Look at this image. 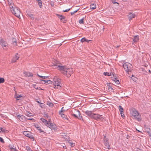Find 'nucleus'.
I'll use <instances>...</instances> for the list:
<instances>
[{
    "label": "nucleus",
    "instance_id": "obj_62",
    "mask_svg": "<svg viewBox=\"0 0 151 151\" xmlns=\"http://www.w3.org/2000/svg\"><path fill=\"white\" fill-rule=\"evenodd\" d=\"M149 71L150 73H151V71L150 70H149Z\"/></svg>",
    "mask_w": 151,
    "mask_h": 151
},
{
    "label": "nucleus",
    "instance_id": "obj_38",
    "mask_svg": "<svg viewBox=\"0 0 151 151\" xmlns=\"http://www.w3.org/2000/svg\"><path fill=\"white\" fill-rule=\"evenodd\" d=\"M38 5L40 8H41L42 6V1L38 2Z\"/></svg>",
    "mask_w": 151,
    "mask_h": 151
},
{
    "label": "nucleus",
    "instance_id": "obj_44",
    "mask_svg": "<svg viewBox=\"0 0 151 151\" xmlns=\"http://www.w3.org/2000/svg\"><path fill=\"white\" fill-rule=\"evenodd\" d=\"M111 1L112 3H113V4L116 3L117 4H119L118 3L115 2V0H111Z\"/></svg>",
    "mask_w": 151,
    "mask_h": 151
},
{
    "label": "nucleus",
    "instance_id": "obj_27",
    "mask_svg": "<svg viewBox=\"0 0 151 151\" xmlns=\"http://www.w3.org/2000/svg\"><path fill=\"white\" fill-rule=\"evenodd\" d=\"M104 74L105 76H110L111 75V73H108L107 72H104Z\"/></svg>",
    "mask_w": 151,
    "mask_h": 151
},
{
    "label": "nucleus",
    "instance_id": "obj_30",
    "mask_svg": "<svg viewBox=\"0 0 151 151\" xmlns=\"http://www.w3.org/2000/svg\"><path fill=\"white\" fill-rule=\"evenodd\" d=\"M61 21L62 22L64 23H66L67 22L66 18L65 17H64V18L62 19Z\"/></svg>",
    "mask_w": 151,
    "mask_h": 151
},
{
    "label": "nucleus",
    "instance_id": "obj_18",
    "mask_svg": "<svg viewBox=\"0 0 151 151\" xmlns=\"http://www.w3.org/2000/svg\"><path fill=\"white\" fill-rule=\"evenodd\" d=\"M90 8L92 9H94L96 8V5L94 4L92 2L91 3L90 5Z\"/></svg>",
    "mask_w": 151,
    "mask_h": 151
},
{
    "label": "nucleus",
    "instance_id": "obj_50",
    "mask_svg": "<svg viewBox=\"0 0 151 151\" xmlns=\"http://www.w3.org/2000/svg\"><path fill=\"white\" fill-rule=\"evenodd\" d=\"M147 132L149 135V136H151V131L148 132Z\"/></svg>",
    "mask_w": 151,
    "mask_h": 151
},
{
    "label": "nucleus",
    "instance_id": "obj_21",
    "mask_svg": "<svg viewBox=\"0 0 151 151\" xmlns=\"http://www.w3.org/2000/svg\"><path fill=\"white\" fill-rule=\"evenodd\" d=\"M22 97V96L21 95H17V94L16 93L15 95V98L17 100H19V98L21 97Z\"/></svg>",
    "mask_w": 151,
    "mask_h": 151
},
{
    "label": "nucleus",
    "instance_id": "obj_31",
    "mask_svg": "<svg viewBox=\"0 0 151 151\" xmlns=\"http://www.w3.org/2000/svg\"><path fill=\"white\" fill-rule=\"evenodd\" d=\"M6 130L4 128H1L0 129V132H5Z\"/></svg>",
    "mask_w": 151,
    "mask_h": 151
},
{
    "label": "nucleus",
    "instance_id": "obj_54",
    "mask_svg": "<svg viewBox=\"0 0 151 151\" xmlns=\"http://www.w3.org/2000/svg\"><path fill=\"white\" fill-rule=\"evenodd\" d=\"M109 89L110 91L113 90L112 88L111 87H109Z\"/></svg>",
    "mask_w": 151,
    "mask_h": 151
},
{
    "label": "nucleus",
    "instance_id": "obj_64",
    "mask_svg": "<svg viewBox=\"0 0 151 151\" xmlns=\"http://www.w3.org/2000/svg\"><path fill=\"white\" fill-rule=\"evenodd\" d=\"M40 107H41L42 108V106H41V105H40Z\"/></svg>",
    "mask_w": 151,
    "mask_h": 151
},
{
    "label": "nucleus",
    "instance_id": "obj_63",
    "mask_svg": "<svg viewBox=\"0 0 151 151\" xmlns=\"http://www.w3.org/2000/svg\"><path fill=\"white\" fill-rule=\"evenodd\" d=\"M28 150H29V149H30V148H29L28 147Z\"/></svg>",
    "mask_w": 151,
    "mask_h": 151
},
{
    "label": "nucleus",
    "instance_id": "obj_14",
    "mask_svg": "<svg viewBox=\"0 0 151 151\" xmlns=\"http://www.w3.org/2000/svg\"><path fill=\"white\" fill-rule=\"evenodd\" d=\"M24 74L26 77H31L33 76L32 74L29 72H24Z\"/></svg>",
    "mask_w": 151,
    "mask_h": 151
},
{
    "label": "nucleus",
    "instance_id": "obj_56",
    "mask_svg": "<svg viewBox=\"0 0 151 151\" xmlns=\"http://www.w3.org/2000/svg\"><path fill=\"white\" fill-rule=\"evenodd\" d=\"M70 13H71V15H73L75 14L74 13V12H71Z\"/></svg>",
    "mask_w": 151,
    "mask_h": 151
},
{
    "label": "nucleus",
    "instance_id": "obj_42",
    "mask_svg": "<svg viewBox=\"0 0 151 151\" xmlns=\"http://www.w3.org/2000/svg\"><path fill=\"white\" fill-rule=\"evenodd\" d=\"M86 39V38H85L84 37V38H82L81 39V42H83L85 41Z\"/></svg>",
    "mask_w": 151,
    "mask_h": 151
},
{
    "label": "nucleus",
    "instance_id": "obj_43",
    "mask_svg": "<svg viewBox=\"0 0 151 151\" xmlns=\"http://www.w3.org/2000/svg\"><path fill=\"white\" fill-rule=\"evenodd\" d=\"M70 9H67L66 10H63V12H68V11H69L70 10Z\"/></svg>",
    "mask_w": 151,
    "mask_h": 151
},
{
    "label": "nucleus",
    "instance_id": "obj_10",
    "mask_svg": "<svg viewBox=\"0 0 151 151\" xmlns=\"http://www.w3.org/2000/svg\"><path fill=\"white\" fill-rule=\"evenodd\" d=\"M63 107L61 109V110L59 112V114L60 115H61V117L64 120H68V119L67 117V116L66 115L63 114L62 113V112H63Z\"/></svg>",
    "mask_w": 151,
    "mask_h": 151
},
{
    "label": "nucleus",
    "instance_id": "obj_46",
    "mask_svg": "<svg viewBox=\"0 0 151 151\" xmlns=\"http://www.w3.org/2000/svg\"><path fill=\"white\" fill-rule=\"evenodd\" d=\"M41 81H44L45 83H47L48 82V80H41Z\"/></svg>",
    "mask_w": 151,
    "mask_h": 151
},
{
    "label": "nucleus",
    "instance_id": "obj_4",
    "mask_svg": "<svg viewBox=\"0 0 151 151\" xmlns=\"http://www.w3.org/2000/svg\"><path fill=\"white\" fill-rule=\"evenodd\" d=\"M123 67L126 72H131L132 70V66L131 64L128 63H125L123 65Z\"/></svg>",
    "mask_w": 151,
    "mask_h": 151
},
{
    "label": "nucleus",
    "instance_id": "obj_15",
    "mask_svg": "<svg viewBox=\"0 0 151 151\" xmlns=\"http://www.w3.org/2000/svg\"><path fill=\"white\" fill-rule=\"evenodd\" d=\"M135 17V14L132 13H130L128 16V17L129 21L132 19L133 18H134Z\"/></svg>",
    "mask_w": 151,
    "mask_h": 151
},
{
    "label": "nucleus",
    "instance_id": "obj_32",
    "mask_svg": "<svg viewBox=\"0 0 151 151\" xmlns=\"http://www.w3.org/2000/svg\"><path fill=\"white\" fill-rule=\"evenodd\" d=\"M10 149L11 151H16L17 150L15 147H11Z\"/></svg>",
    "mask_w": 151,
    "mask_h": 151
},
{
    "label": "nucleus",
    "instance_id": "obj_13",
    "mask_svg": "<svg viewBox=\"0 0 151 151\" xmlns=\"http://www.w3.org/2000/svg\"><path fill=\"white\" fill-rule=\"evenodd\" d=\"M84 113L86 114L90 117L91 118H92V116L94 114V113L92 112V111H86Z\"/></svg>",
    "mask_w": 151,
    "mask_h": 151
},
{
    "label": "nucleus",
    "instance_id": "obj_7",
    "mask_svg": "<svg viewBox=\"0 0 151 151\" xmlns=\"http://www.w3.org/2000/svg\"><path fill=\"white\" fill-rule=\"evenodd\" d=\"M71 115L76 118H78V115L80 114V111L78 110H75L74 111L71 112Z\"/></svg>",
    "mask_w": 151,
    "mask_h": 151
},
{
    "label": "nucleus",
    "instance_id": "obj_24",
    "mask_svg": "<svg viewBox=\"0 0 151 151\" xmlns=\"http://www.w3.org/2000/svg\"><path fill=\"white\" fill-rule=\"evenodd\" d=\"M57 16L60 19L61 21V20L64 18V16H62V15H60L59 14H57Z\"/></svg>",
    "mask_w": 151,
    "mask_h": 151
},
{
    "label": "nucleus",
    "instance_id": "obj_55",
    "mask_svg": "<svg viewBox=\"0 0 151 151\" xmlns=\"http://www.w3.org/2000/svg\"><path fill=\"white\" fill-rule=\"evenodd\" d=\"M70 144H71V147H73V143H72V142H70Z\"/></svg>",
    "mask_w": 151,
    "mask_h": 151
},
{
    "label": "nucleus",
    "instance_id": "obj_49",
    "mask_svg": "<svg viewBox=\"0 0 151 151\" xmlns=\"http://www.w3.org/2000/svg\"><path fill=\"white\" fill-rule=\"evenodd\" d=\"M25 119H26L27 120H32V119H33L32 118H26Z\"/></svg>",
    "mask_w": 151,
    "mask_h": 151
},
{
    "label": "nucleus",
    "instance_id": "obj_58",
    "mask_svg": "<svg viewBox=\"0 0 151 151\" xmlns=\"http://www.w3.org/2000/svg\"><path fill=\"white\" fill-rule=\"evenodd\" d=\"M38 2H40L41 1H41V0H36Z\"/></svg>",
    "mask_w": 151,
    "mask_h": 151
},
{
    "label": "nucleus",
    "instance_id": "obj_48",
    "mask_svg": "<svg viewBox=\"0 0 151 151\" xmlns=\"http://www.w3.org/2000/svg\"><path fill=\"white\" fill-rule=\"evenodd\" d=\"M117 79L115 78H113L112 79V80L114 81L115 82H116V81L117 80Z\"/></svg>",
    "mask_w": 151,
    "mask_h": 151
},
{
    "label": "nucleus",
    "instance_id": "obj_6",
    "mask_svg": "<svg viewBox=\"0 0 151 151\" xmlns=\"http://www.w3.org/2000/svg\"><path fill=\"white\" fill-rule=\"evenodd\" d=\"M104 143L105 145L104 147L106 149L110 150L111 149L110 145L109 142V140L108 138H106L105 136H104Z\"/></svg>",
    "mask_w": 151,
    "mask_h": 151
},
{
    "label": "nucleus",
    "instance_id": "obj_36",
    "mask_svg": "<svg viewBox=\"0 0 151 151\" xmlns=\"http://www.w3.org/2000/svg\"><path fill=\"white\" fill-rule=\"evenodd\" d=\"M38 76L42 78V79H45L48 78V76H40L38 75Z\"/></svg>",
    "mask_w": 151,
    "mask_h": 151
},
{
    "label": "nucleus",
    "instance_id": "obj_3",
    "mask_svg": "<svg viewBox=\"0 0 151 151\" xmlns=\"http://www.w3.org/2000/svg\"><path fill=\"white\" fill-rule=\"evenodd\" d=\"M132 114L134 119H136L138 121H141L140 115L139 114L138 111L136 110L135 109L132 110Z\"/></svg>",
    "mask_w": 151,
    "mask_h": 151
},
{
    "label": "nucleus",
    "instance_id": "obj_2",
    "mask_svg": "<svg viewBox=\"0 0 151 151\" xmlns=\"http://www.w3.org/2000/svg\"><path fill=\"white\" fill-rule=\"evenodd\" d=\"M53 83L54 88L60 89L61 88L62 84L61 80L59 78L55 76L53 78Z\"/></svg>",
    "mask_w": 151,
    "mask_h": 151
},
{
    "label": "nucleus",
    "instance_id": "obj_20",
    "mask_svg": "<svg viewBox=\"0 0 151 151\" xmlns=\"http://www.w3.org/2000/svg\"><path fill=\"white\" fill-rule=\"evenodd\" d=\"M33 87L37 90H42V89L40 87H38L35 84H33Z\"/></svg>",
    "mask_w": 151,
    "mask_h": 151
},
{
    "label": "nucleus",
    "instance_id": "obj_8",
    "mask_svg": "<svg viewBox=\"0 0 151 151\" xmlns=\"http://www.w3.org/2000/svg\"><path fill=\"white\" fill-rule=\"evenodd\" d=\"M23 134L26 136L27 137L30 139H33L34 140V138L33 135H32V133L29 132L27 131H24L23 132Z\"/></svg>",
    "mask_w": 151,
    "mask_h": 151
},
{
    "label": "nucleus",
    "instance_id": "obj_19",
    "mask_svg": "<svg viewBox=\"0 0 151 151\" xmlns=\"http://www.w3.org/2000/svg\"><path fill=\"white\" fill-rule=\"evenodd\" d=\"M9 5L11 11V9H14V4L12 3V2H11L10 3H9Z\"/></svg>",
    "mask_w": 151,
    "mask_h": 151
},
{
    "label": "nucleus",
    "instance_id": "obj_9",
    "mask_svg": "<svg viewBox=\"0 0 151 151\" xmlns=\"http://www.w3.org/2000/svg\"><path fill=\"white\" fill-rule=\"evenodd\" d=\"M102 115L94 113L92 116V118L96 120L101 119L102 118Z\"/></svg>",
    "mask_w": 151,
    "mask_h": 151
},
{
    "label": "nucleus",
    "instance_id": "obj_59",
    "mask_svg": "<svg viewBox=\"0 0 151 151\" xmlns=\"http://www.w3.org/2000/svg\"><path fill=\"white\" fill-rule=\"evenodd\" d=\"M78 10H76V11H74V12H74V13H76V12H77Z\"/></svg>",
    "mask_w": 151,
    "mask_h": 151
},
{
    "label": "nucleus",
    "instance_id": "obj_11",
    "mask_svg": "<svg viewBox=\"0 0 151 151\" xmlns=\"http://www.w3.org/2000/svg\"><path fill=\"white\" fill-rule=\"evenodd\" d=\"M0 44L4 49H5L4 47H6L7 45V43L5 42L4 40L2 39H1L0 40Z\"/></svg>",
    "mask_w": 151,
    "mask_h": 151
},
{
    "label": "nucleus",
    "instance_id": "obj_22",
    "mask_svg": "<svg viewBox=\"0 0 151 151\" xmlns=\"http://www.w3.org/2000/svg\"><path fill=\"white\" fill-rule=\"evenodd\" d=\"M49 127L52 130H55V126L53 125L52 124V123H50V126H49Z\"/></svg>",
    "mask_w": 151,
    "mask_h": 151
},
{
    "label": "nucleus",
    "instance_id": "obj_23",
    "mask_svg": "<svg viewBox=\"0 0 151 151\" xmlns=\"http://www.w3.org/2000/svg\"><path fill=\"white\" fill-rule=\"evenodd\" d=\"M25 114L26 116H27L30 117L31 116H32V114L29 113V112H26V113H25Z\"/></svg>",
    "mask_w": 151,
    "mask_h": 151
},
{
    "label": "nucleus",
    "instance_id": "obj_12",
    "mask_svg": "<svg viewBox=\"0 0 151 151\" xmlns=\"http://www.w3.org/2000/svg\"><path fill=\"white\" fill-rule=\"evenodd\" d=\"M19 56L18 53L16 54L13 57L12 60V63H15L16 62L17 60H18L19 58Z\"/></svg>",
    "mask_w": 151,
    "mask_h": 151
},
{
    "label": "nucleus",
    "instance_id": "obj_1",
    "mask_svg": "<svg viewBox=\"0 0 151 151\" xmlns=\"http://www.w3.org/2000/svg\"><path fill=\"white\" fill-rule=\"evenodd\" d=\"M52 65L58 67L59 70H61L63 73L67 77H69L73 73L72 68H68L65 66H61L60 64L58 63L56 61H54V63H52Z\"/></svg>",
    "mask_w": 151,
    "mask_h": 151
},
{
    "label": "nucleus",
    "instance_id": "obj_40",
    "mask_svg": "<svg viewBox=\"0 0 151 151\" xmlns=\"http://www.w3.org/2000/svg\"><path fill=\"white\" fill-rule=\"evenodd\" d=\"M0 141L2 143H4V140L1 137H0Z\"/></svg>",
    "mask_w": 151,
    "mask_h": 151
},
{
    "label": "nucleus",
    "instance_id": "obj_28",
    "mask_svg": "<svg viewBox=\"0 0 151 151\" xmlns=\"http://www.w3.org/2000/svg\"><path fill=\"white\" fill-rule=\"evenodd\" d=\"M119 110L120 113H122L123 112V109L121 106H119Z\"/></svg>",
    "mask_w": 151,
    "mask_h": 151
},
{
    "label": "nucleus",
    "instance_id": "obj_33",
    "mask_svg": "<svg viewBox=\"0 0 151 151\" xmlns=\"http://www.w3.org/2000/svg\"><path fill=\"white\" fill-rule=\"evenodd\" d=\"M83 20H84V18H82V19L79 20V23L80 24H83V23H84Z\"/></svg>",
    "mask_w": 151,
    "mask_h": 151
},
{
    "label": "nucleus",
    "instance_id": "obj_34",
    "mask_svg": "<svg viewBox=\"0 0 151 151\" xmlns=\"http://www.w3.org/2000/svg\"><path fill=\"white\" fill-rule=\"evenodd\" d=\"M47 104L49 106L51 107H52L54 105V104L52 103H47Z\"/></svg>",
    "mask_w": 151,
    "mask_h": 151
},
{
    "label": "nucleus",
    "instance_id": "obj_29",
    "mask_svg": "<svg viewBox=\"0 0 151 151\" xmlns=\"http://www.w3.org/2000/svg\"><path fill=\"white\" fill-rule=\"evenodd\" d=\"M77 118L80 120H83L82 117L81 116V114H80L78 115V118Z\"/></svg>",
    "mask_w": 151,
    "mask_h": 151
},
{
    "label": "nucleus",
    "instance_id": "obj_41",
    "mask_svg": "<svg viewBox=\"0 0 151 151\" xmlns=\"http://www.w3.org/2000/svg\"><path fill=\"white\" fill-rule=\"evenodd\" d=\"M50 123L49 122H47V124H46V125L48 127H49V126H50Z\"/></svg>",
    "mask_w": 151,
    "mask_h": 151
},
{
    "label": "nucleus",
    "instance_id": "obj_35",
    "mask_svg": "<svg viewBox=\"0 0 151 151\" xmlns=\"http://www.w3.org/2000/svg\"><path fill=\"white\" fill-rule=\"evenodd\" d=\"M4 82V80L3 78H0V83H3Z\"/></svg>",
    "mask_w": 151,
    "mask_h": 151
},
{
    "label": "nucleus",
    "instance_id": "obj_47",
    "mask_svg": "<svg viewBox=\"0 0 151 151\" xmlns=\"http://www.w3.org/2000/svg\"><path fill=\"white\" fill-rule=\"evenodd\" d=\"M52 83H53V81H51L48 80L47 83H48V84H50Z\"/></svg>",
    "mask_w": 151,
    "mask_h": 151
},
{
    "label": "nucleus",
    "instance_id": "obj_26",
    "mask_svg": "<svg viewBox=\"0 0 151 151\" xmlns=\"http://www.w3.org/2000/svg\"><path fill=\"white\" fill-rule=\"evenodd\" d=\"M12 42L13 43V44L15 45V46H17V41L16 39L15 38H13L12 39Z\"/></svg>",
    "mask_w": 151,
    "mask_h": 151
},
{
    "label": "nucleus",
    "instance_id": "obj_61",
    "mask_svg": "<svg viewBox=\"0 0 151 151\" xmlns=\"http://www.w3.org/2000/svg\"><path fill=\"white\" fill-rule=\"evenodd\" d=\"M64 148H66V146H63V147Z\"/></svg>",
    "mask_w": 151,
    "mask_h": 151
},
{
    "label": "nucleus",
    "instance_id": "obj_37",
    "mask_svg": "<svg viewBox=\"0 0 151 151\" xmlns=\"http://www.w3.org/2000/svg\"><path fill=\"white\" fill-rule=\"evenodd\" d=\"M29 16L32 19H34L35 18L34 15L32 14H29Z\"/></svg>",
    "mask_w": 151,
    "mask_h": 151
},
{
    "label": "nucleus",
    "instance_id": "obj_17",
    "mask_svg": "<svg viewBox=\"0 0 151 151\" xmlns=\"http://www.w3.org/2000/svg\"><path fill=\"white\" fill-rule=\"evenodd\" d=\"M139 40L138 36L136 35L134 36L133 38V41L134 42H136Z\"/></svg>",
    "mask_w": 151,
    "mask_h": 151
},
{
    "label": "nucleus",
    "instance_id": "obj_39",
    "mask_svg": "<svg viewBox=\"0 0 151 151\" xmlns=\"http://www.w3.org/2000/svg\"><path fill=\"white\" fill-rule=\"evenodd\" d=\"M37 130L40 131V132H44V131H42L41 130V128L40 127H37Z\"/></svg>",
    "mask_w": 151,
    "mask_h": 151
},
{
    "label": "nucleus",
    "instance_id": "obj_60",
    "mask_svg": "<svg viewBox=\"0 0 151 151\" xmlns=\"http://www.w3.org/2000/svg\"><path fill=\"white\" fill-rule=\"evenodd\" d=\"M12 145H9V147L10 148L11 147H12Z\"/></svg>",
    "mask_w": 151,
    "mask_h": 151
},
{
    "label": "nucleus",
    "instance_id": "obj_5",
    "mask_svg": "<svg viewBox=\"0 0 151 151\" xmlns=\"http://www.w3.org/2000/svg\"><path fill=\"white\" fill-rule=\"evenodd\" d=\"M11 12L16 17L19 18L21 12L19 8L15 7L13 9H11Z\"/></svg>",
    "mask_w": 151,
    "mask_h": 151
},
{
    "label": "nucleus",
    "instance_id": "obj_51",
    "mask_svg": "<svg viewBox=\"0 0 151 151\" xmlns=\"http://www.w3.org/2000/svg\"><path fill=\"white\" fill-rule=\"evenodd\" d=\"M120 113L122 117H123V116H124V114L122 113Z\"/></svg>",
    "mask_w": 151,
    "mask_h": 151
},
{
    "label": "nucleus",
    "instance_id": "obj_53",
    "mask_svg": "<svg viewBox=\"0 0 151 151\" xmlns=\"http://www.w3.org/2000/svg\"><path fill=\"white\" fill-rule=\"evenodd\" d=\"M89 41H91V40H88L86 39L85 42H89Z\"/></svg>",
    "mask_w": 151,
    "mask_h": 151
},
{
    "label": "nucleus",
    "instance_id": "obj_45",
    "mask_svg": "<svg viewBox=\"0 0 151 151\" xmlns=\"http://www.w3.org/2000/svg\"><path fill=\"white\" fill-rule=\"evenodd\" d=\"M115 82L117 84H119L120 83V82L118 80H116Z\"/></svg>",
    "mask_w": 151,
    "mask_h": 151
},
{
    "label": "nucleus",
    "instance_id": "obj_52",
    "mask_svg": "<svg viewBox=\"0 0 151 151\" xmlns=\"http://www.w3.org/2000/svg\"><path fill=\"white\" fill-rule=\"evenodd\" d=\"M8 2L9 3H9H10L11 2H12V0H8Z\"/></svg>",
    "mask_w": 151,
    "mask_h": 151
},
{
    "label": "nucleus",
    "instance_id": "obj_25",
    "mask_svg": "<svg viewBox=\"0 0 151 151\" xmlns=\"http://www.w3.org/2000/svg\"><path fill=\"white\" fill-rule=\"evenodd\" d=\"M40 120L45 125L47 123V121L45 119L43 118H41L40 119Z\"/></svg>",
    "mask_w": 151,
    "mask_h": 151
},
{
    "label": "nucleus",
    "instance_id": "obj_16",
    "mask_svg": "<svg viewBox=\"0 0 151 151\" xmlns=\"http://www.w3.org/2000/svg\"><path fill=\"white\" fill-rule=\"evenodd\" d=\"M17 117L20 121H22L24 120V119H26L25 117L22 115H18Z\"/></svg>",
    "mask_w": 151,
    "mask_h": 151
},
{
    "label": "nucleus",
    "instance_id": "obj_57",
    "mask_svg": "<svg viewBox=\"0 0 151 151\" xmlns=\"http://www.w3.org/2000/svg\"><path fill=\"white\" fill-rule=\"evenodd\" d=\"M37 102L38 103H39V104H43V103H40L39 101H37Z\"/></svg>",
    "mask_w": 151,
    "mask_h": 151
}]
</instances>
